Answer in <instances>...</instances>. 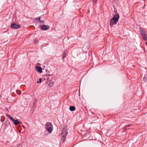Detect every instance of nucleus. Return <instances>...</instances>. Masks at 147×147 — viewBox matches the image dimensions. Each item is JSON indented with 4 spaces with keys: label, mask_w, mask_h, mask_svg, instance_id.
Wrapping results in <instances>:
<instances>
[{
    "label": "nucleus",
    "mask_w": 147,
    "mask_h": 147,
    "mask_svg": "<svg viewBox=\"0 0 147 147\" xmlns=\"http://www.w3.org/2000/svg\"><path fill=\"white\" fill-rule=\"evenodd\" d=\"M45 127L46 131L49 133L51 134L52 133L53 129V125L51 122H47Z\"/></svg>",
    "instance_id": "obj_1"
},
{
    "label": "nucleus",
    "mask_w": 147,
    "mask_h": 147,
    "mask_svg": "<svg viewBox=\"0 0 147 147\" xmlns=\"http://www.w3.org/2000/svg\"><path fill=\"white\" fill-rule=\"evenodd\" d=\"M140 30L143 40L145 41L147 40V31H146L144 29L142 28H140Z\"/></svg>",
    "instance_id": "obj_2"
},
{
    "label": "nucleus",
    "mask_w": 147,
    "mask_h": 147,
    "mask_svg": "<svg viewBox=\"0 0 147 147\" xmlns=\"http://www.w3.org/2000/svg\"><path fill=\"white\" fill-rule=\"evenodd\" d=\"M6 115L7 117L13 122L15 125H17L18 124L19 121L18 120H15L13 117L8 114H6Z\"/></svg>",
    "instance_id": "obj_3"
},
{
    "label": "nucleus",
    "mask_w": 147,
    "mask_h": 147,
    "mask_svg": "<svg viewBox=\"0 0 147 147\" xmlns=\"http://www.w3.org/2000/svg\"><path fill=\"white\" fill-rule=\"evenodd\" d=\"M119 16L118 14H115L114 17L111 19L112 21H114L115 22H118L119 18Z\"/></svg>",
    "instance_id": "obj_4"
},
{
    "label": "nucleus",
    "mask_w": 147,
    "mask_h": 147,
    "mask_svg": "<svg viewBox=\"0 0 147 147\" xmlns=\"http://www.w3.org/2000/svg\"><path fill=\"white\" fill-rule=\"evenodd\" d=\"M11 27L14 29H17L19 28L20 27V26L14 23H12L11 25Z\"/></svg>",
    "instance_id": "obj_5"
},
{
    "label": "nucleus",
    "mask_w": 147,
    "mask_h": 147,
    "mask_svg": "<svg viewBox=\"0 0 147 147\" xmlns=\"http://www.w3.org/2000/svg\"><path fill=\"white\" fill-rule=\"evenodd\" d=\"M67 133L66 130H63L61 132V136L63 138L65 139L67 136Z\"/></svg>",
    "instance_id": "obj_6"
},
{
    "label": "nucleus",
    "mask_w": 147,
    "mask_h": 147,
    "mask_svg": "<svg viewBox=\"0 0 147 147\" xmlns=\"http://www.w3.org/2000/svg\"><path fill=\"white\" fill-rule=\"evenodd\" d=\"M49 28V26L45 25H43L41 27V29L44 30H46Z\"/></svg>",
    "instance_id": "obj_7"
},
{
    "label": "nucleus",
    "mask_w": 147,
    "mask_h": 147,
    "mask_svg": "<svg viewBox=\"0 0 147 147\" xmlns=\"http://www.w3.org/2000/svg\"><path fill=\"white\" fill-rule=\"evenodd\" d=\"M41 18L40 17H39L38 18H34V19L35 20H38V22L39 23H40L42 24H43L44 23V21L43 20H40V19Z\"/></svg>",
    "instance_id": "obj_8"
},
{
    "label": "nucleus",
    "mask_w": 147,
    "mask_h": 147,
    "mask_svg": "<svg viewBox=\"0 0 147 147\" xmlns=\"http://www.w3.org/2000/svg\"><path fill=\"white\" fill-rule=\"evenodd\" d=\"M112 19H111L110 22V26L111 28L114 24H116L117 23V22H115L114 21H112Z\"/></svg>",
    "instance_id": "obj_9"
},
{
    "label": "nucleus",
    "mask_w": 147,
    "mask_h": 147,
    "mask_svg": "<svg viewBox=\"0 0 147 147\" xmlns=\"http://www.w3.org/2000/svg\"><path fill=\"white\" fill-rule=\"evenodd\" d=\"M36 70L39 73H41L42 72V68L39 66H37L36 67Z\"/></svg>",
    "instance_id": "obj_10"
},
{
    "label": "nucleus",
    "mask_w": 147,
    "mask_h": 147,
    "mask_svg": "<svg viewBox=\"0 0 147 147\" xmlns=\"http://www.w3.org/2000/svg\"><path fill=\"white\" fill-rule=\"evenodd\" d=\"M69 109L71 111H74L75 110V107L73 106H71L69 107Z\"/></svg>",
    "instance_id": "obj_11"
},
{
    "label": "nucleus",
    "mask_w": 147,
    "mask_h": 147,
    "mask_svg": "<svg viewBox=\"0 0 147 147\" xmlns=\"http://www.w3.org/2000/svg\"><path fill=\"white\" fill-rule=\"evenodd\" d=\"M66 50H65L63 53V59H64L66 57Z\"/></svg>",
    "instance_id": "obj_12"
},
{
    "label": "nucleus",
    "mask_w": 147,
    "mask_h": 147,
    "mask_svg": "<svg viewBox=\"0 0 147 147\" xmlns=\"http://www.w3.org/2000/svg\"><path fill=\"white\" fill-rule=\"evenodd\" d=\"M143 80L145 82H146L147 81V76H145L143 78Z\"/></svg>",
    "instance_id": "obj_13"
},
{
    "label": "nucleus",
    "mask_w": 147,
    "mask_h": 147,
    "mask_svg": "<svg viewBox=\"0 0 147 147\" xmlns=\"http://www.w3.org/2000/svg\"><path fill=\"white\" fill-rule=\"evenodd\" d=\"M41 79H40V78L39 79V81H37V83H41Z\"/></svg>",
    "instance_id": "obj_14"
},
{
    "label": "nucleus",
    "mask_w": 147,
    "mask_h": 147,
    "mask_svg": "<svg viewBox=\"0 0 147 147\" xmlns=\"http://www.w3.org/2000/svg\"><path fill=\"white\" fill-rule=\"evenodd\" d=\"M38 42V41L37 40V39H35V40H34V43H35V44H36V43H37Z\"/></svg>",
    "instance_id": "obj_15"
},
{
    "label": "nucleus",
    "mask_w": 147,
    "mask_h": 147,
    "mask_svg": "<svg viewBox=\"0 0 147 147\" xmlns=\"http://www.w3.org/2000/svg\"><path fill=\"white\" fill-rule=\"evenodd\" d=\"M131 126V125L130 124H128L127 125H125V127H129Z\"/></svg>",
    "instance_id": "obj_16"
},
{
    "label": "nucleus",
    "mask_w": 147,
    "mask_h": 147,
    "mask_svg": "<svg viewBox=\"0 0 147 147\" xmlns=\"http://www.w3.org/2000/svg\"><path fill=\"white\" fill-rule=\"evenodd\" d=\"M126 127H124V128H123V132H124L125 131V130H126Z\"/></svg>",
    "instance_id": "obj_17"
},
{
    "label": "nucleus",
    "mask_w": 147,
    "mask_h": 147,
    "mask_svg": "<svg viewBox=\"0 0 147 147\" xmlns=\"http://www.w3.org/2000/svg\"><path fill=\"white\" fill-rule=\"evenodd\" d=\"M97 0H93V2L94 3H95L96 2Z\"/></svg>",
    "instance_id": "obj_18"
},
{
    "label": "nucleus",
    "mask_w": 147,
    "mask_h": 147,
    "mask_svg": "<svg viewBox=\"0 0 147 147\" xmlns=\"http://www.w3.org/2000/svg\"><path fill=\"white\" fill-rule=\"evenodd\" d=\"M18 124H22V122L21 121H19L18 123Z\"/></svg>",
    "instance_id": "obj_19"
},
{
    "label": "nucleus",
    "mask_w": 147,
    "mask_h": 147,
    "mask_svg": "<svg viewBox=\"0 0 147 147\" xmlns=\"http://www.w3.org/2000/svg\"><path fill=\"white\" fill-rule=\"evenodd\" d=\"M22 127H23L24 128H25V126H24V125H22Z\"/></svg>",
    "instance_id": "obj_20"
},
{
    "label": "nucleus",
    "mask_w": 147,
    "mask_h": 147,
    "mask_svg": "<svg viewBox=\"0 0 147 147\" xmlns=\"http://www.w3.org/2000/svg\"><path fill=\"white\" fill-rule=\"evenodd\" d=\"M146 45H147V41L146 42Z\"/></svg>",
    "instance_id": "obj_21"
},
{
    "label": "nucleus",
    "mask_w": 147,
    "mask_h": 147,
    "mask_svg": "<svg viewBox=\"0 0 147 147\" xmlns=\"http://www.w3.org/2000/svg\"><path fill=\"white\" fill-rule=\"evenodd\" d=\"M1 97V96L0 95V98Z\"/></svg>",
    "instance_id": "obj_22"
}]
</instances>
